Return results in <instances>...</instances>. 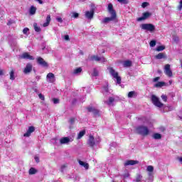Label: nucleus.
Segmentation results:
<instances>
[{"instance_id": "obj_16", "label": "nucleus", "mask_w": 182, "mask_h": 182, "mask_svg": "<svg viewBox=\"0 0 182 182\" xmlns=\"http://www.w3.org/2000/svg\"><path fill=\"white\" fill-rule=\"evenodd\" d=\"M108 12L110 14V15H117L116 10H114L113 9V4H108Z\"/></svg>"}, {"instance_id": "obj_38", "label": "nucleus", "mask_w": 182, "mask_h": 182, "mask_svg": "<svg viewBox=\"0 0 182 182\" xmlns=\"http://www.w3.org/2000/svg\"><path fill=\"white\" fill-rule=\"evenodd\" d=\"M133 96H134V91H131L128 93V97H133Z\"/></svg>"}, {"instance_id": "obj_31", "label": "nucleus", "mask_w": 182, "mask_h": 182, "mask_svg": "<svg viewBox=\"0 0 182 182\" xmlns=\"http://www.w3.org/2000/svg\"><path fill=\"white\" fill-rule=\"evenodd\" d=\"M38 171H36V169H35V168H31L28 171L29 174L31 175H33V174H36Z\"/></svg>"}, {"instance_id": "obj_35", "label": "nucleus", "mask_w": 182, "mask_h": 182, "mask_svg": "<svg viewBox=\"0 0 182 182\" xmlns=\"http://www.w3.org/2000/svg\"><path fill=\"white\" fill-rule=\"evenodd\" d=\"M92 76H95V77L99 76V71H97L96 68H94L93 70Z\"/></svg>"}, {"instance_id": "obj_61", "label": "nucleus", "mask_w": 182, "mask_h": 182, "mask_svg": "<svg viewBox=\"0 0 182 182\" xmlns=\"http://www.w3.org/2000/svg\"><path fill=\"white\" fill-rule=\"evenodd\" d=\"M0 134H1V133L0 132Z\"/></svg>"}, {"instance_id": "obj_37", "label": "nucleus", "mask_w": 182, "mask_h": 182, "mask_svg": "<svg viewBox=\"0 0 182 182\" xmlns=\"http://www.w3.org/2000/svg\"><path fill=\"white\" fill-rule=\"evenodd\" d=\"M149 45L151 48H154V46H156V41L155 40L151 41L149 43Z\"/></svg>"}, {"instance_id": "obj_11", "label": "nucleus", "mask_w": 182, "mask_h": 182, "mask_svg": "<svg viewBox=\"0 0 182 182\" xmlns=\"http://www.w3.org/2000/svg\"><path fill=\"white\" fill-rule=\"evenodd\" d=\"M35 132V127L31 126L28 127L27 132L23 134V137H30L31 134Z\"/></svg>"}, {"instance_id": "obj_53", "label": "nucleus", "mask_w": 182, "mask_h": 182, "mask_svg": "<svg viewBox=\"0 0 182 182\" xmlns=\"http://www.w3.org/2000/svg\"><path fill=\"white\" fill-rule=\"evenodd\" d=\"M70 123H71V124H73V123H75V118H70Z\"/></svg>"}, {"instance_id": "obj_47", "label": "nucleus", "mask_w": 182, "mask_h": 182, "mask_svg": "<svg viewBox=\"0 0 182 182\" xmlns=\"http://www.w3.org/2000/svg\"><path fill=\"white\" fill-rule=\"evenodd\" d=\"M12 23H14V21H12V19L9 20V21L7 22L8 26H11V25H12Z\"/></svg>"}, {"instance_id": "obj_7", "label": "nucleus", "mask_w": 182, "mask_h": 182, "mask_svg": "<svg viewBox=\"0 0 182 182\" xmlns=\"http://www.w3.org/2000/svg\"><path fill=\"white\" fill-rule=\"evenodd\" d=\"M37 63L43 68H48V66H49L42 57L37 58Z\"/></svg>"}, {"instance_id": "obj_8", "label": "nucleus", "mask_w": 182, "mask_h": 182, "mask_svg": "<svg viewBox=\"0 0 182 182\" xmlns=\"http://www.w3.org/2000/svg\"><path fill=\"white\" fill-rule=\"evenodd\" d=\"M33 66L31 63L26 64L25 68L23 69V73L28 75V73H31L32 72Z\"/></svg>"}, {"instance_id": "obj_41", "label": "nucleus", "mask_w": 182, "mask_h": 182, "mask_svg": "<svg viewBox=\"0 0 182 182\" xmlns=\"http://www.w3.org/2000/svg\"><path fill=\"white\" fill-rule=\"evenodd\" d=\"M177 8H178V11H181V9H182V0L180 1L179 5L178 6Z\"/></svg>"}, {"instance_id": "obj_30", "label": "nucleus", "mask_w": 182, "mask_h": 182, "mask_svg": "<svg viewBox=\"0 0 182 182\" xmlns=\"http://www.w3.org/2000/svg\"><path fill=\"white\" fill-rule=\"evenodd\" d=\"M164 49H166V46H158L156 48V50L157 52H161V51L164 50Z\"/></svg>"}, {"instance_id": "obj_19", "label": "nucleus", "mask_w": 182, "mask_h": 182, "mask_svg": "<svg viewBox=\"0 0 182 182\" xmlns=\"http://www.w3.org/2000/svg\"><path fill=\"white\" fill-rule=\"evenodd\" d=\"M50 15H48L46 17V22L43 24V28H46V26H49V23H50Z\"/></svg>"}, {"instance_id": "obj_46", "label": "nucleus", "mask_w": 182, "mask_h": 182, "mask_svg": "<svg viewBox=\"0 0 182 182\" xmlns=\"http://www.w3.org/2000/svg\"><path fill=\"white\" fill-rule=\"evenodd\" d=\"M73 18H79V14L76 12L73 13Z\"/></svg>"}, {"instance_id": "obj_22", "label": "nucleus", "mask_w": 182, "mask_h": 182, "mask_svg": "<svg viewBox=\"0 0 182 182\" xmlns=\"http://www.w3.org/2000/svg\"><path fill=\"white\" fill-rule=\"evenodd\" d=\"M142 178H143V176H141L140 173H138L136 174L134 182H141Z\"/></svg>"}, {"instance_id": "obj_60", "label": "nucleus", "mask_w": 182, "mask_h": 182, "mask_svg": "<svg viewBox=\"0 0 182 182\" xmlns=\"http://www.w3.org/2000/svg\"><path fill=\"white\" fill-rule=\"evenodd\" d=\"M102 60H104V61L105 60V57H102Z\"/></svg>"}, {"instance_id": "obj_59", "label": "nucleus", "mask_w": 182, "mask_h": 182, "mask_svg": "<svg viewBox=\"0 0 182 182\" xmlns=\"http://www.w3.org/2000/svg\"><path fill=\"white\" fill-rule=\"evenodd\" d=\"M106 89V92H109V88H105Z\"/></svg>"}, {"instance_id": "obj_14", "label": "nucleus", "mask_w": 182, "mask_h": 182, "mask_svg": "<svg viewBox=\"0 0 182 182\" xmlns=\"http://www.w3.org/2000/svg\"><path fill=\"white\" fill-rule=\"evenodd\" d=\"M95 15V10L92 9L90 11H87L85 12V16L87 19H92Z\"/></svg>"}, {"instance_id": "obj_9", "label": "nucleus", "mask_w": 182, "mask_h": 182, "mask_svg": "<svg viewBox=\"0 0 182 182\" xmlns=\"http://www.w3.org/2000/svg\"><path fill=\"white\" fill-rule=\"evenodd\" d=\"M20 59H28V60H34L35 58L33 56L30 55L28 53H23L21 55H20Z\"/></svg>"}, {"instance_id": "obj_57", "label": "nucleus", "mask_w": 182, "mask_h": 182, "mask_svg": "<svg viewBox=\"0 0 182 182\" xmlns=\"http://www.w3.org/2000/svg\"><path fill=\"white\" fill-rule=\"evenodd\" d=\"M37 2H38L41 5H42V4H43V1L42 0H36Z\"/></svg>"}, {"instance_id": "obj_23", "label": "nucleus", "mask_w": 182, "mask_h": 182, "mask_svg": "<svg viewBox=\"0 0 182 182\" xmlns=\"http://www.w3.org/2000/svg\"><path fill=\"white\" fill-rule=\"evenodd\" d=\"M163 86H166V82H158L154 85V87H163Z\"/></svg>"}, {"instance_id": "obj_2", "label": "nucleus", "mask_w": 182, "mask_h": 182, "mask_svg": "<svg viewBox=\"0 0 182 182\" xmlns=\"http://www.w3.org/2000/svg\"><path fill=\"white\" fill-rule=\"evenodd\" d=\"M109 72L114 79L117 80V85H120L122 83V77L119 76V73L116 72V70L112 67L109 68Z\"/></svg>"}, {"instance_id": "obj_55", "label": "nucleus", "mask_w": 182, "mask_h": 182, "mask_svg": "<svg viewBox=\"0 0 182 182\" xmlns=\"http://www.w3.org/2000/svg\"><path fill=\"white\" fill-rule=\"evenodd\" d=\"M4 75V70L0 69V76Z\"/></svg>"}, {"instance_id": "obj_4", "label": "nucleus", "mask_w": 182, "mask_h": 182, "mask_svg": "<svg viewBox=\"0 0 182 182\" xmlns=\"http://www.w3.org/2000/svg\"><path fill=\"white\" fill-rule=\"evenodd\" d=\"M151 101L154 106H156V107H163L164 106V104L160 102V100L156 95L151 96Z\"/></svg>"}, {"instance_id": "obj_49", "label": "nucleus", "mask_w": 182, "mask_h": 182, "mask_svg": "<svg viewBox=\"0 0 182 182\" xmlns=\"http://www.w3.org/2000/svg\"><path fill=\"white\" fill-rule=\"evenodd\" d=\"M159 80H160V77H156L153 79L154 82H159Z\"/></svg>"}, {"instance_id": "obj_56", "label": "nucleus", "mask_w": 182, "mask_h": 182, "mask_svg": "<svg viewBox=\"0 0 182 182\" xmlns=\"http://www.w3.org/2000/svg\"><path fill=\"white\" fill-rule=\"evenodd\" d=\"M77 102V100H76V98H74L73 100V105H75V103H76Z\"/></svg>"}, {"instance_id": "obj_40", "label": "nucleus", "mask_w": 182, "mask_h": 182, "mask_svg": "<svg viewBox=\"0 0 182 182\" xmlns=\"http://www.w3.org/2000/svg\"><path fill=\"white\" fill-rule=\"evenodd\" d=\"M149 2H143L141 4V6L143 8H146V7L149 6Z\"/></svg>"}, {"instance_id": "obj_58", "label": "nucleus", "mask_w": 182, "mask_h": 182, "mask_svg": "<svg viewBox=\"0 0 182 182\" xmlns=\"http://www.w3.org/2000/svg\"><path fill=\"white\" fill-rule=\"evenodd\" d=\"M179 161H181V162L182 163V157H181V158L179 159Z\"/></svg>"}, {"instance_id": "obj_3", "label": "nucleus", "mask_w": 182, "mask_h": 182, "mask_svg": "<svg viewBox=\"0 0 182 182\" xmlns=\"http://www.w3.org/2000/svg\"><path fill=\"white\" fill-rule=\"evenodd\" d=\"M141 29L149 31V32H154L156 26L151 23H143L141 25Z\"/></svg>"}, {"instance_id": "obj_43", "label": "nucleus", "mask_w": 182, "mask_h": 182, "mask_svg": "<svg viewBox=\"0 0 182 182\" xmlns=\"http://www.w3.org/2000/svg\"><path fill=\"white\" fill-rule=\"evenodd\" d=\"M161 99L164 100V102H167V95H161Z\"/></svg>"}, {"instance_id": "obj_6", "label": "nucleus", "mask_w": 182, "mask_h": 182, "mask_svg": "<svg viewBox=\"0 0 182 182\" xmlns=\"http://www.w3.org/2000/svg\"><path fill=\"white\" fill-rule=\"evenodd\" d=\"M165 75L168 77H171L173 76V71L170 68V64H166L164 68Z\"/></svg>"}, {"instance_id": "obj_44", "label": "nucleus", "mask_w": 182, "mask_h": 182, "mask_svg": "<svg viewBox=\"0 0 182 182\" xmlns=\"http://www.w3.org/2000/svg\"><path fill=\"white\" fill-rule=\"evenodd\" d=\"M53 102L54 105H58V103H59V99L53 98Z\"/></svg>"}, {"instance_id": "obj_34", "label": "nucleus", "mask_w": 182, "mask_h": 182, "mask_svg": "<svg viewBox=\"0 0 182 182\" xmlns=\"http://www.w3.org/2000/svg\"><path fill=\"white\" fill-rule=\"evenodd\" d=\"M82 73V68H77L74 70V74L77 75V73Z\"/></svg>"}, {"instance_id": "obj_28", "label": "nucleus", "mask_w": 182, "mask_h": 182, "mask_svg": "<svg viewBox=\"0 0 182 182\" xmlns=\"http://www.w3.org/2000/svg\"><path fill=\"white\" fill-rule=\"evenodd\" d=\"M34 30L36 32H41L42 29H41V27L38 26V23H33Z\"/></svg>"}, {"instance_id": "obj_15", "label": "nucleus", "mask_w": 182, "mask_h": 182, "mask_svg": "<svg viewBox=\"0 0 182 182\" xmlns=\"http://www.w3.org/2000/svg\"><path fill=\"white\" fill-rule=\"evenodd\" d=\"M134 164H139V161H134V160H128L124 163V166H134Z\"/></svg>"}, {"instance_id": "obj_24", "label": "nucleus", "mask_w": 182, "mask_h": 182, "mask_svg": "<svg viewBox=\"0 0 182 182\" xmlns=\"http://www.w3.org/2000/svg\"><path fill=\"white\" fill-rule=\"evenodd\" d=\"M85 134H86V131L85 130H82V131L80 132L78 135H77V139L78 140L82 139Z\"/></svg>"}, {"instance_id": "obj_25", "label": "nucleus", "mask_w": 182, "mask_h": 182, "mask_svg": "<svg viewBox=\"0 0 182 182\" xmlns=\"http://www.w3.org/2000/svg\"><path fill=\"white\" fill-rule=\"evenodd\" d=\"M36 14V7L31 6L30 8V15H35Z\"/></svg>"}, {"instance_id": "obj_54", "label": "nucleus", "mask_w": 182, "mask_h": 182, "mask_svg": "<svg viewBox=\"0 0 182 182\" xmlns=\"http://www.w3.org/2000/svg\"><path fill=\"white\" fill-rule=\"evenodd\" d=\"M173 39L174 42H178V37L175 36V37H173Z\"/></svg>"}, {"instance_id": "obj_12", "label": "nucleus", "mask_w": 182, "mask_h": 182, "mask_svg": "<svg viewBox=\"0 0 182 182\" xmlns=\"http://www.w3.org/2000/svg\"><path fill=\"white\" fill-rule=\"evenodd\" d=\"M117 15V14H111V17H106L102 21L103 23H107V22H111V21H114L116 19Z\"/></svg>"}, {"instance_id": "obj_18", "label": "nucleus", "mask_w": 182, "mask_h": 182, "mask_svg": "<svg viewBox=\"0 0 182 182\" xmlns=\"http://www.w3.org/2000/svg\"><path fill=\"white\" fill-rule=\"evenodd\" d=\"M156 59H166L167 56L164 53H159L158 55H155Z\"/></svg>"}, {"instance_id": "obj_48", "label": "nucleus", "mask_w": 182, "mask_h": 182, "mask_svg": "<svg viewBox=\"0 0 182 182\" xmlns=\"http://www.w3.org/2000/svg\"><path fill=\"white\" fill-rule=\"evenodd\" d=\"M66 167H68V164H64L61 166V171H63V170H65V168H66Z\"/></svg>"}, {"instance_id": "obj_27", "label": "nucleus", "mask_w": 182, "mask_h": 182, "mask_svg": "<svg viewBox=\"0 0 182 182\" xmlns=\"http://www.w3.org/2000/svg\"><path fill=\"white\" fill-rule=\"evenodd\" d=\"M132 66V61L127 60L124 62V68H130Z\"/></svg>"}, {"instance_id": "obj_26", "label": "nucleus", "mask_w": 182, "mask_h": 182, "mask_svg": "<svg viewBox=\"0 0 182 182\" xmlns=\"http://www.w3.org/2000/svg\"><path fill=\"white\" fill-rule=\"evenodd\" d=\"M153 139H154L155 140H160L161 139V134L159 133H155L153 135Z\"/></svg>"}, {"instance_id": "obj_5", "label": "nucleus", "mask_w": 182, "mask_h": 182, "mask_svg": "<svg viewBox=\"0 0 182 182\" xmlns=\"http://www.w3.org/2000/svg\"><path fill=\"white\" fill-rule=\"evenodd\" d=\"M150 16H151V13L146 11V12H144L142 14V16L141 17H139L136 21L138 22H141V21H146V19H148V18H150Z\"/></svg>"}, {"instance_id": "obj_10", "label": "nucleus", "mask_w": 182, "mask_h": 182, "mask_svg": "<svg viewBox=\"0 0 182 182\" xmlns=\"http://www.w3.org/2000/svg\"><path fill=\"white\" fill-rule=\"evenodd\" d=\"M87 110L89 112V113H93V114H95V116H99V109L93 107H87Z\"/></svg>"}, {"instance_id": "obj_39", "label": "nucleus", "mask_w": 182, "mask_h": 182, "mask_svg": "<svg viewBox=\"0 0 182 182\" xmlns=\"http://www.w3.org/2000/svg\"><path fill=\"white\" fill-rule=\"evenodd\" d=\"M113 102H114V99L113 98V97H110L109 98L108 105H112V103H113Z\"/></svg>"}, {"instance_id": "obj_51", "label": "nucleus", "mask_w": 182, "mask_h": 182, "mask_svg": "<svg viewBox=\"0 0 182 182\" xmlns=\"http://www.w3.org/2000/svg\"><path fill=\"white\" fill-rule=\"evenodd\" d=\"M57 21H58V22H60V23H62V22H63V20L62 19L61 17L57 18Z\"/></svg>"}, {"instance_id": "obj_29", "label": "nucleus", "mask_w": 182, "mask_h": 182, "mask_svg": "<svg viewBox=\"0 0 182 182\" xmlns=\"http://www.w3.org/2000/svg\"><path fill=\"white\" fill-rule=\"evenodd\" d=\"M10 80H15V71L14 70H11L10 71Z\"/></svg>"}, {"instance_id": "obj_1", "label": "nucleus", "mask_w": 182, "mask_h": 182, "mask_svg": "<svg viewBox=\"0 0 182 182\" xmlns=\"http://www.w3.org/2000/svg\"><path fill=\"white\" fill-rule=\"evenodd\" d=\"M136 132L138 134H141V136H149L150 131L149 128L146 126H139L136 127Z\"/></svg>"}, {"instance_id": "obj_50", "label": "nucleus", "mask_w": 182, "mask_h": 182, "mask_svg": "<svg viewBox=\"0 0 182 182\" xmlns=\"http://www.w3.org/2000/svg\"><path fill=\"white\" fill-rule=\"evenodd\" d=\"M65 41H70V38H69V35L64 36Z\"/></svg>"}, {"instance_id": "obj_17", "label": "nucleus", "mask_w": 182, "mask_h": 182, "mask_svg": "<svg viewBox=\"0 0 182 182\" xmlns=\"http://www.w3.org/2000/svg\"><path fill=\"white\" fill-rule=\"evenodd\" d=\"M70 142V138H69L68 136L63 137L60 139V144H66Z\"/></svg>"}, {"instance_id": "obj_13", "label": "nucleus", "mask_w": 182, "mask_h": 182, "mask_svg": "<svg viewBox=\"0 0 182 182\" xmlns=\"http://www.w3.org/2000/svg\"><path fill=\"white\" fill-rule=\"evenodd\" d=\"M87 144L90 146V147H95L96 142H95V136H93V135H90Z\"/></svg>"}, {"instance_id": "obj_20", "label": "nucleus", "mask_w": 182, "mask_h": 182, "mask_svg": "<svg viewBox=\"0 0 182 182\" xmlns=\"http://www.w3.org/2000/svg\"><path fill=\"white\" fill-rule=\"evenodd\" d=\"M78 163L80 166H82V167H85L86 170H89V164L84 162L82 161H79Z\"/></svg>"}, {"instance_id": "obj_52", "label": "nucleus", "mask_w": 182, "mask_h": 182, "mask_svg": "<svg viewBox=\"0 0 182 182\" xmlns=\"http://www.w3.org/2000/svg\"><path fill=\"white\" fill-rule=\"evenodd\" d=\"M34 160H35V161L36 162V163H39V156H35L34 157Z\"/></svg>"}, {"instance_id": "obj_21", "label": "nucleus", "mask_w": 182, "mask_h": 182, "mask_svg": "<svg viewBox=\"0 0 182 182\" xmlns=\"http://www.w3.org/2000/svg\"><path fill=\"white\" fill-rule=\"evenodd\" d=\"M90 60L93 61V60H95L96 62H99L100 60H102V58L97 56V55H92L90 58Z\"/></svg>"}, {"instance_id": "obj_42", "label": "nucleus", "mask_w": 182, "mask_h": 182, "mask_svg": "<svg viewBox=\"0 0 182 182\" xmlns=\"http://www.w3.org/2000/svg\"><path fill=\"white\" fill-rule=\"evenodd\" d=\"M28 32H29V29L28 28H24L23 30V33L24 35H26V33H28Z\"/></svg>"}, {"instance_id": "obj_32", "label": "nucleus", "mask_w": 182, "mask_h": 182, "mask_svg": "<svg viewBox=\"0 0 182 182\" xmlns=\"http://www.w3.org/2000/svg\"><path fill=\"white\" fill-rule=\"evenodd\" d=\"M146 170L149 171V173H153V171H154V167H153V166H148Z\"/></svg>"}, {"instance_id": "obj_45", "label": "nucleus", "mask_w": 182, "mask_h": 182, "mask_svg": "<svg viewBox=\"0 0 182 182\" xmlns=\"http://www.w3.org/2000/svg\"><path fill=\"white\" fill-rule=\"evenodd\" d=\"M38 97L39 99H41V100H45V96H43V95H42V93H40L38 95Z\"/></svg>"}, {"instance_id": "obj_36", "label": "nucleus", "mask_w": 182, "mask_h": 182, "mask_svg": "<svg viewBox=\"0 0 182 182\" xmlns=\"http://www.w3.org/2000/svg\"><path fill=\"white\" fill-rule=\"evenodd\" d=\"M120 4H124V5H127L129 4V0H117Z\"/></svg>"}, {"instance_id": "obj_33", "label": "nucleus", "mask_w": 182, "mask_h": 182, "mask_svg": "<svg viewBox=\"0 0 182 182\" xmlns=\"http://www.w3.org/2000/svg\"><path fill=\"white\" fill-rule=\"evenodd\" d=\"M47 78H48V79H54V78H55V74H54V73H49L47 75Z\"/></svg>"}]
</instances>
